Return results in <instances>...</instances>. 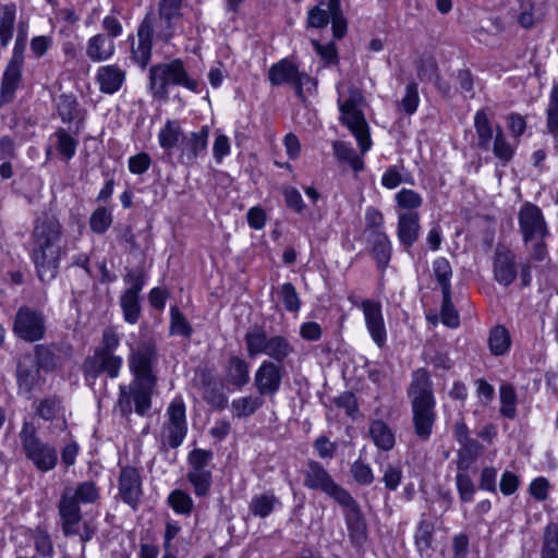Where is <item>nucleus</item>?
I'll list each match as a JSON object with an SVG mask.
<instances>
[{"mask_svg": "<svg viewBox=\"0 0 558 558\" xmlns=\"http://www.w3.org/2000/svg\"><path fill=\"white\" fill-rule=\"evenodd\" d=\"M366 329L372 340L383 348L387 341V330L383 316L381 305L379 302L364 300L361 303Z\"/></svg>", "mask_w": 558, "mask_h": 558, "instance_id": "nucleus-19", "label": "nucleus"}, {"mask_svg": "<svg viewBox=\"0 0 558 558\" xmlns=\"http://www.w3.org/2000/svg\"><path fill=\"white\" fill-rule=\"evenodd\" d=\"M168 422L165 425L162 442L178 448L186 436L185 407L181 400H174L167 410Z\"/></svg>", "mask_w": 558, "mask_h": 558, "instance_id": "nucleus-13", "label": "nucleus"}, {"mask_svg": "<svg viewBox=\"0 0 558 558\" xmlns=\"http://www.w3.org/2000/svg\"><path fill=\"white\" fill-rule=\"evenodd\" d=\"M123 360L116 354L95 351L83 364V372L86 379H96L100 374H106L110 378H117L120 374Z\"/></svg>", "mask_w": 558, "mask_h": 558, "instance_id": "nucleus-14", "label": "nucleus"}, {"mask_svg": "<svg viewBox=\"0 0 558 558\" xmlns=\"http://www.w3.org/2000/svg\"><path fill=\"white\" fill-rule=\"evenodd\" d=\"M156 381L154 380H133L126 388L120 386V397L118 400L120 410L123 414H130L134 410L137 414L144 415L151 404V393Z\"/></svg>", "mask_w": 558, "mask_h": 558, "instance_id": "nucleus-9", "label": "nucleus"}, {"mask_svg": "<svg viewBox=\"0 0 558 558\" xmlns=\"http://www.w3.org/2000/svg\"><path fill=\"white\" fill-rule=\"evenodd\" d=\"M493 270L495 280L507 287L513 282L517 277V264L514 254L505 246H497L494 259Z\"/></svg>", "mask_w": 558, "mask_h": 558, "instance_id": "nucleus-21", "label": "nucleus"}, {"mask_svg": "<svg viewBox=\"0 0 558 558\" xmlns=\"http://www.w3.org/2000/svg\"><path fill=\"white\" fill-rule=\"evenodd\" d=\"M541 558H558V526L555 523L544 530Z\"/></svg>", "mask_w": 558, "mask_h": 558, "instance_id": "nucleus-41", "label": "nucleus"}, {"mask_svg": "<svg viewBox=\"0 0 558 558\" xmlns=\"http://www.w3.org/2000/svg\"><path fill=\"white\" fill-rule=\"evenodd\" d=\"M402 480V469L397 464H389L383 475L385 487L389 490H396Z\"/></svg>", "mask_w": 558, "mask_h": 558, "instance_id": "nucleus-62", "label": "nucleus"}, {"mask_svg": "<svg viewBox=\"0 0 558 558\" xmlns=\"http://www.w3.org/2000/svg\"><path fill=\"white\" fill-rule=\"evenodd\" d=\"M492 150L496 158L504 162H508L512 159L514 148L507 141L506 135L499 124H496V134L494 142L492 141Z\"/></svg>", "mask_w": 558, "mask_h": 558, "instance_id": "nucleus-39", "label": "nucleus"}, {"mask_svg": "<svg viewBox=\"0 0 558 558\" xmlns=\"http://www.w3.org/2000/svg\"><path fill=\"white\" fill-rule=\"evenodd\" d=\"M99 499V488L94 482L85 481L75 487H65L58 506L65 535L78 534V523L82 520L80 505L94 504Z\"/></svg>", "mask_w": 558, "mask_h": 558, "instance_id": "nucleus-2", "label": "nucleus"}, {"mask_svg": "<svg viewBox=\"0 0 558 558\" xmlns=\"http://www.w3.org/2000/svg\"><path fill=\"white\" fill-rule=\"evenodd\" d=\"M153 36H154V16L148 13L141 22L136 39L131 40V59L140 66L145 68L151 57L153 50Z\"/></svg>", "mask_w": 558, "mask_h": 558, "instance_id": "nucleus-12", "label": "nucleus"}, {"mask_svg": "<svg viewBox=\"0 0 558 558\" xmlns=\"http://www.w3.org/2000/svg\"><path fill=\"white\" fill-rule=\"evenodd\" d=\"M170 316V335L189 338L192 335L193 329L177 306L171 307Z\"/></svg>", "mask_w": 558, "mask_h": 558, "instance_id": "nucleus-49", "label": "nucleus"}, {"mask_svg": "<svg viewBox=\"0 0 558 558\" xmlns=\"http://www.w3.org/2000/svg\"><path fill=\"white\" fill-rule=\"evenodd\" d=\"M120 305L123 311L125 322L136 324L141 316L140 296H132L130 293H123L120 298Z\"/></svg>", "mask_w": 558, "mask_h": 558, "instance_id": "nucleus-46", "label": "nucleus"}, {"mask_svg": "<svg viewBox=\"0 0 558 558\" xmlns=\"http://www.w3.org/2000/svg\"><path fill=\"white\" fill-rule=\"evenodd\" d=\"M327 8L331 15L332 34L336 39L344 37L348 31V21L342 12L340 0H327Z\"/></svg>", "mask_w": 558, "mask_h": 558, "instance_id": "nucleus-37", "label": "nucleus"}, {"mask_svg": "<svg viewBox=\"0 0 558 558\" xmlns=\"http://www.w3.org/2000/svg\"><path fill=\"white\" fill-rule=\"evenodd\" d=\"M481 451V445L477 440L462 444L458 450V470L466 472L471 464L476 460Z\"/></svg>", "mask_w": 558, "mask_h": 558, "instance_id": "nucleus-43", "label": "nucleus"}, {"mask_svg": "<svg viewBox=\"0 0 558 558\" xmlns=\"http://www.w3.org/2000/svg\"><path fill=\"white\" fill-rule=\"evenodd\" d=\"M101 27L106 33L105 35H107L112 40L114 38L121 36L123 33V26H122L120 20L118 19V15L114 14L113 11L111 14L106 15L104 17V20L101 22Z\"/></svg>", "mask_w": 558, "mask_h": 558, "instance_id": "nucleus-63", "label": "nucleus"}, {"mask_svg": "<svg viewBox=\"0 0 558 558\" xmlns=\"http://www.w3.org/2000/svg\"><path fill=\"white\" fill-rule=\"evenodd\" d=\"M13 331L25 341H38L45 336V318L38 311L27 306L20 307L15 315Z\"/></svg>", "mask_w": 558, "mask_h": 558, "instance_id": "nucleus-10", "label": "nucleus"}, {"mask_svg": "<svg viewBox=\"0 0 558 558\" xmlns=\"http://www.w3.org/2000/svg\"><path fill=\"white\" fill-rule=\"evenodd\" d=\"M22 451L34 468L40 472L53 470L58 463L57 449L40 439L33 423L24 422L19 433Z\"/></svg>", "mask_w": 558, "mask_h": 558, "instance_id": "nucleus-6", "label": "nucleus"}, {"mask_svg": "<svg viewBox=\"0 0 558 558\" xmlns=\"http://www.w3.org/2000/svg\"><path fill=\"white\" fill-rule=\"evenodd\" d=\"M332 147L335 155L340 161L348 162L355 171L363 169V160L356 155L355 150L351 146L343 142H335Z\"/></svg>", "mask_w": 558, "mask_h": 558, "instance_id": "nucleus-44", "label": "nucleus"}, {"mask_svg": "<svg viewBox=\"0 0 558 558\" xmlns=\"http://www.w3.org/2000/svg\"><path fill=\"white\" fill-rule=\"evenodd\" d=\"M23 56L21 52H13L2 77L0 85V99L2 102H10L22 77Z\"/></svg>", "mask_w": 558, "mask_h": 558, "instance_id": "nucleus-22", "label": "nucleus"}, {"mask_svg": "<svg viewBox=\"0 0 558 558\" xmlns=\"http://www.w3.org/2000/svg\"><path fill=\"white\" fill-rule=\"evenodd\" d=\"M114 41L105 34H96L87 40L86 56L93 62L106 61L114 54Z\"/></svg>", "mask_w": 558, "mask_h": 558, "instance_id": "nucleus-28", "label": "nucleus"}, {"mask_svg": "<svg viewBox=\"0 0 558 558\" xmlns=\"http://www.w3.org/2000/svg\"><path fill=\"white\" fill-rule=\"evenodd\" d=\"M420 215L417 211H404L398 215V239L407 247H411L418 238Z\"/></svg>", "mask_w": 558, "mask_h": 558, "instance_id": "nucleus-26", "label": "nucleus"}, {"mask_svg": "<svg viewBox=\"0 0 558 558\" xmlns=\"http://www.w3.org/2000/svg\"><path fill=\"white\" fill-rule=\"evenodd\" d=\"M303 485L313 490H319L336 502H343L350 494L338 485L328 471L317 461L310 460L306 468L302 471Z\"/></svg>", "mask_w": 558, "mask_h": 558, "instance_id": "nucleus-8", "label": "nucleus"}, {"mask_svg": "<svg viewBox=\"0 0 558 558\" xmlns=\"http://www.w3.org/2000/svg\"><path fill=\"white\" fill-rule=\"evenodd\" d=\"M244 341L250 357L265 354L270 359L269 361L277 364L284 362L294 353V347L286 337L280 335L269 337L260 326L248 329Z\"/></svg>", "mask_w": 558, "mask_h": 558, "instance_id": "nucleus-4", "label": "nucleus"}, {"mask_svg": "<svg viewBox=\"0 0 558 558\" xmlns=\"http://www.w3.org/2000/svg\"><path fill=\"white\" fill-rule=\"evenodd\" d=\"M420 102L417 85L415 83H409L405 86V94L401 100L400 106L403 111L408 114H412L415 112Z\"/></svg>", "mask_w": 558, "mask_h": 558, "instance_id": "nucleus-58", "label": "nucleus"}, {"mask_svg": "<svg viewBox=\"0 0 558 558\" xmlns=\"http://www.w3.org/2000/svg\"><path fill=\"white\" fill-rule=\"evenodd\" d=\"M60 246H33L32 258L36 267L38 278L49 282L56 278L60 267Z\"/></svg>", "mask_w": 558, "mask_h": 558, "instance_id": "nucleus-15", "label": "nucleus"}, {"mask_svg": "<svg viewBox=\"0 0 558 558\" xmlns=\"http://www.w3.org/2000/svg\"><path fill=\"white\" fill-rule=\"evenodd\" d=\"M520 231L527 248L536 260L546 256L545 239L549 232L542 210L534 204H524L518 214Z\"/></svg>", "mask_w": 558, "mask_h": 558, "instance_id": "nucleus-3", "label": "nucleus"}, {"mask_svg": "<svg viewBox=\"0 0 558 558\" xmlns=\"http://www.w3.org/2000/svg\"><path fill=\"white\" fill-rule=\"evenodd\" d=\"M187 480L194 486L197 496H206L209 493L211 486L210 471H189Z\"/></svg>", "mask_w": 558, "mask_h": 558, "instance_id": "nucleus-51", "label": "nucleus"}, {"mask_svg": "<svg viewBox=\"0 0 558 558\" xmlns=\"http://www.w3.org/2000/svg\"><path fill=\"white\" fill-rule=\"evenodd\" d=\"M395 198L398 206L407 211H416L415 209H417L423 203L422 196L410 189L400 190L396 194Z\"/></svg>", "mask_w": 558, "mask_h": 558, "instance_id": "nucleus-52", "label": "nucleus"}, {"mask_svg": "<svg viewBox=\"0 0 558 558\" xmlns=\"http://www.w3.org/2000/svg\"><path fill=\"white\" fill-rule=\"evenodd\" d=\"M156 347L151 342H142L132 348L129 356V367L134 375V380H154L153 366L156 362Z\"/></svg>", "mask_w": 558, "mask_h": 558, "instance_id": "nucleus-11", "label": "nucleus"}, {"mask_svg": "<svg viewBox=\"0 0 558 558\" xmlns=\"http://www.w3.org/2000/svg\"><path fill=\"white\" fill-rule=\"evenodd\" d=\"M369 436L374 444L381 450L389 451L395 446V435L390 427L383 421L376 420L368 428Z\"/></svg>", "mask_w": 558, "mask_h": 558, "instance_id": "nucleus-31", "label": "nucleus"}, {"mask_svg": "<svg viewBox=\"0 0 558 558\" xmlns=\"http://www.w3.org/2000/svg\"><path fill=\"white\" fill-rule=\"evenodd\" d=\"M96 81L102 93L114 94L124 83L125 72L117 64L104 65L97 70Z\"/></svg>", "mask_w": 558, "mask_h": 558, "instance_id": "nucleus-27", "label": "nucleus"}, {"mask_svg": "<svg viewBox=\"0 0 558 558\" xmlns=\"http://www.w3.org/2000/svg\"><path fill=\"white\" fill-rule=\"evenodd\" d=\"M262 405L259 397L247 396L233 400L231 409L234 417L244 418L253 415Z\"/></svg>", "mask_w": 558, "mask_h": 558, "instance_id": "nucleus-38", "label": "nucleus"}, {"mask_svg": "<svg viewBox=\"0 0 558 558\" xmlns=\"http://www.w3.org/2000/svg\"><path fill=\"white\" fill-rule=\"evenodd\" d=\"M77 101L71 96H61L58 102V113L64 123H71L76 118Z\"/></svg>", "mask_w": 558, "mask_h": 558, "instance_id": "nucleus-57", "label": "nucleus"}, {"mask_svg": "<svg viewBox=\"0 0 558 558\" xmlns=\"http://www.w3.org/2000/svg\"><path fill=\"white\" fill-rule=\"evenodd\" d=\"M383 225H384L383 214L374 207H368L365 211L366 231H369V234L376 233V232H384Z\"/></svg>", "mask_w": 558, "mask_h": 558, "instance_id": "nucleus-61", "label": "nucleus"}, {"mask_svg": "<svg viewBox=\"0 0 558 558\" xmlns=\"http://www.w3.org/2000/svg\"><path fill=\"white\" fill-rule=\"evenodd\" d=\"M284 307L289 312H298L301 306L299 294L294 286L290 282L283 283L279 289Z\"/></svg>", "mask_w": 558, "mask_h": 558, "instance_id": "nucleus-55", "label": "nucleus"}, {"mask_svg": "<svg viewBox=\"0 0 558 558\" xmlns=\"http://www.w3.org/2000/svg\"><path fill=\"white\" fill-rule=\"evenodd\" d=\"M168 505L175 513L182 515L191 514L194 507L192 497L181 489H174L169 494Z\"/></svg>", "mask_w": 558, "mask_h": 558, "instance_id": "nucleus-42", "label": "nucleus"}, {"mask_svg": "<svg viewBox=\"0 0 558 558\" xmlns=\"http://www.w3.org/2000/svg\"><path fill=\"white\" fill-rule=\"evenodd\" d=\"M363 101L362 92L357 88H351L347 99L338 98L339 119L356 138L362 154L366 153L372 146L368 124L360 108Z\"/></svg>", "mask_w": 558, "mask_h": 558, "instance_id": "nucleus-5", "label": "nucleus"}, {"mask_svg": "<svg viewBox=\"0 0 558 558\" xmlns=\"http://www.w3.org/2000/svg\"><path fill=\"white\" fill-rule=\"evenodd\" d=\"M16 19V5L13 2L5 3L0 8V43L8 46L13 36V28Z\"/></svg>", "mask_w": 558, "mask_h": 558, "instance_id": "nucleus-32", "label": "nucleus"}, {"mask_svg": "<svg viewBox=\"0 0 558 558\" xmlns=\"http://www.w3.org/2000/svg\"><path fill=\"white\" fill-rule=\"evenodd\" d=\"M351 474L354 481L361 485H369L374 480L371 466L359 460L352 464Z\"/></svg>", "mask_w": 558, "mask_h": 558, "instance_id": "nucleus-59", "label": "nucleus"}, {"mask_svg": "<svg viewBox=\"0 0 558 558\" xmlns=\"http://www.w3.org/2000/svg\"><path fill=\"white\" fill-rule=\"evenodd\" d=\"M433 541V527L427 522H421L415 532V543L420 551L430 548Z\"/></svg>", "mask_w": 558, "mask_h": 558, "instance_id": "nucleus-60", "label": "nucleus"}, {"mask_svg": "<svg viewBox=\"0 0 558 558\" xmlns=\"http://www.w3.org/2000/svg\"><path fill=\"white\" fill-rule=\"evenodd\" d=\"M433 271L437 282L441 287V292L451 291L450 278L452 269L449 262L444 257H438L433 263Z\"/></svg>", "mask_w": 558, "mask_h": 558, "instance_id": "nucleus-47", "label": "nucleus"}, {"mask_svg": "<svg viewBox=\"0 0 558 558\" xmlns=\"http://www.w3.org/2000/svg\"><path fill=\"white\" fill-rule=\"evenodd\" d=\"M39 368L32 361H23L17 365L16 377L19 389L22 392H31L39 381Z\"/></svg>", "mask_w": 558, "mask_h": 558, "instance_id": "nucleus-30", "label": "nucleus"}, {"mask_svg": "<svg viewBox=\"0 0 558 558\" xmlns=\"http://www.w3.org/2000/svg\"><path fill=\"white\" fill-rule=\"evenodd\" d=\"M440 318L441 323L450 328H457L460 324L459 314L451 302V291L442 292Z\"/></svg>", "mask_w": 558, "mask_h": 558, "instance_id": "nucleus-48", "label": "nucleus"}, {"mask_svg": "<svg viewBox=\"0 0 558 558\" xmlns=\"http://www.w3.org/2000/svg\"><path fill=\"white\" fill-rule=\"evenodd\" d=\"M338 504L345 509V524L351 542L355 546H362L367 538V527L359 504L351 494L347 496L343 502Z\"/></svg>", "mask_w": 558, "mask_h": 558, "instance_id": "nucleus-18", "label": "nucleus"}, {"mask_svg": "<svg viewBox=\"0 0 558 558\" xmlns=\"http://www.w3.org/2000/svg\"><path fill=\"white\" fill-rule=\"evenodd\" d=\"M208 135L209 128L203 126L199 131L184 136L182 141V157L186 159L189 165L194 163L198 156L206 151Z\"/></svg>", "mask_w": 558, "mask_h": 558, "instance_id": "nucleus-25", "label": "nucleus"}, {"mask_svg": "<svg viewBox=\"0 0 558 558\" xmlns=\"http://www.w3.org/2000/svg\"><path fill=\"white\" fill-rule=\"evenodd\" d=\"M488 345L492 354L499 356L506 354L511 345L510 333L506 327L498 325L490 330Z\"/></svg>", "mask_w": 558, "mask_h": 558, "instance_id": "nucleus-34", "label": "nucleus"}, {"mask_svg": "<svg viewBox=\"0 0 558 558\" xmlns=\"http://www.w3.org/2000/svg\"><path fill=\"white\" fill-rule=\"evenodd\" d=\"M408 396L411 400L414 433L420 439L427 440L436 421V401L433 383L425 368L412 373Z\"/></svg>", "mask_w": 558, "mask_h": 558, "instance_id": "nucleus-1", "label": "nucleus"}, {"mask_svg": "<svg viewBox=\"0 0 558 558\" xmlns=\"http://www.w3.org/2000/svg\"><path fill=\"white\" fill-rule=\"evenodd\" d=\"M57 138V150L65 160H70L76 151L77 141L68 132L60 129L54 133Z\"/></svg>", "mask_w": 558, "mask_h": 558, "instance_id": "nucleus-50", "label": "nucleus"}, {"mask_svg": "<svg viewBox=\"0 0 558 558\" xmlns=\"http://www.w3.org/2000/svg\"><path fill=\"white\" fill-rule=\"evenodd\" d=\"M331 20L326 0H319L318 4L307 12L306 24L311 28H325Z\"/></svg>", "mask_w": 558, "mask_h": 558, "instance_id": "nucleus-40", "label": "nucleus"}, {"mask_svg": "<svg viewBox=\"0 0 558 558\" xmlns=\"http://www.w3.org/2000/svg\"><path fill=\"white\" fill-rule=\"evenodd\" d=\"M228 372L231 383L235 386H244L250 380L248 365L239 356L230 359Z\"/></svg>", "mask_w": 558, "mask_h": 558, "instance_id": "nucleus-45", "label": "nucleus"}, {"mask_svg": "<svg viewBox=\"0 0 558 558\" xmlns=\"http://www.w3.org/2000/svg\"><path fill=\"white\" fill-rule=\"evenodd\" d=\"M547 129L551 134H558V85L550 92L549 104L546 110Z\"/></svg>", "mask_w": 558, "mask_h": 558, "instance_id": "nucleus-54", "label": "nucleus"}, {"mask_svg": "<svg viewBox=\"0 0 558 558\" xmlns=\"http://www.w3.org/2000/svg\"><path fill=\"white\" fill-rule=\"evenodd\" d=\"M456 483L461 500L463 502L472 501L475 493V486L470 476L465 472L459 471L456 476Z\"/></svg>", "mask_w": 558, "mask_h": 558, "instance_id": "nucleus-56", "label": "nucleus"}, {"mask_svg": "<svg viewBox=\"0 0 558 558\" xmlns=\"http://www.w3.org/2000/svg\"><path fill=\"white\" fill-rule=\"evenodd\" d=\"M119 492L122 500L136 508L142 496L141 476L136 469L124 468L119 478Z\"/></svg>", "mask_w": 558, "mask_h": 558, "instance_id": "nucleus-23", "label": "nucleus"}, {"mask_svg": "<svg viewBox=\"0 0 558 558\" xmlns=\"http://www.w3.org/2000/svg\"><path fill=\"white\" fill-rule=\"evenodd\" d=\"M112 223V215L106 207H98L90 216L89 227L99 234L105 233Z\"/></svg>", "mask_w": 558, "mask_h": 558, "instance_id": "nucleus-53", "label": "nucleus"}, {"mask_svg": "<svg viewBox=\"0 0 558 558\" xmlns=\"http://www.w3.org/2000/svg\"><path fill=\"white\" fill-rule=\"evenodd\" d=\"M34 544L38 554L49 557L53 553L52 542L47 532L37 529L34 533Z\"/></svg>", "mask_w": 558, "mask_h": 558, "instance_id": "nucleus-64", "label": "nucleus"}, {"mask_svg": "<svg viewBox=\"0 0 558 558\" xmlns=\"http://www.w3.org/2000/svg\"><path fill=\"white\" fill-rule=\"evenodd\" d=\"M283 374V366L268 360L262 362L255 373L256 389L260 395H275L280 388Z\"/></svg>", "mask_w": 558, "mask_h": 558, "instance_id": "nucleus-20", "label": "nucleus"}, {"mask_svg": "<svg viewBox=\"0 0 558 558\" xmlns=\"http://www.w3.org/2000/svg\"><path fill=\"white\" fill-rule=\"evenodd\" d=\"M371 252L377 266L385 269L391 257V242L385 232L371 233L368 235Z\"/></svg>", "mask_w": 558, "mask_h": 558, "instance_id": "nucleus-29", "label": "nucleus"}, {"mask_svg": "<svg viewBox=\"0 0 558 558\" xmlns=\"http://www.w3.org/2000/svg\"><path fill=\"white\" fill-rule=\"evenodd\" d=\"M500 414L509 420L517 416V392L512 385L502 384L499 387Z\"/></svg>", "mask_w": 558, "mask_h": 558, "instance_id": "nucleus-36", "label": "nucleus"}, {"mask_svg": "<svg viewBox=\"0 0 558 558\" xmlns=\"http://www.w3.org/2000/svg\"><path fill=\"white\" fill-rule=\"evenodd\" d=\"M183 138L181 125L177 120H168L158 133L159 145L169 151L177 147Z\"/></svg>", "mask_w": 558, "mask_h": 558, "instance_id": "nucleus-33", "label": "nucleus"}, {"mask_svg": "<svg viewBox=\"0 0 558 558\" xmlns=\"http://www.w3.org/2000/svg\"><path fill=\"white\" fill-rule=\"evenodd\" d=\"M474 129L476 133L475 146L481 150L488 151L496 134V125L493 124L487 109H481L475 112Z\"/></svg>", "mask_w": 558, "mask_h": 558, "instance_id": "nucleus-24", "label": "nucleus"}, {"mask_svg": "<svg viewBox=\"0 0 558 558\" xmlns=\"http://www.w3.org/2000/svg\"><path fill=\"white\" fill-rule=\"evenodd\" d=\"M62 232L59 219L52 214L44 213L35 220L33 246H60Z\"/></svg>", "mask_w": 558, "mask_h": 558, "instance_id": "nucleus-16", "label": "nucleus"}, {"mask_svg": "<svg viewBox=\"0 0 558 558\" xmlns=\"http://www.w3.org/2000/svg\"><path fill=\"white\" fill-rule=\"evenodd\" d=\"M268 78L270 84L275 86L286 83L292 84L299 96H302L303 85L311 81L310 75L300 72L296 65L288 59H282L272 64L269 69Z\"/></svg>", "mask_w": 558, "mask_h": 558, "instance_id": "nucleus-17", "label": "nucleus"}, {"mask_svg": "<svg viewBox=\"0 0 558 558\" xmlns=\"http://www.w3.org/2000/svg\"><path fill=\"white\" fill-rule=\"evenodd\" d=\"M149 82L150 89L157 97H165L169 85H182L192 92H198V82L189 77L183 62L179 59L151 66Z\"/></svg>", "mask_w": 558, "mask_h": 558, "instance_id": "nucleus-7", "label": "nucleus"}, {"mask_svg": "<svg viewBox=\"0 0 558 558\" xmlns=\"http://www.w3.org/2000/svg\"><path fill=\"white\" fill-rule=\"evenodd\" d=\"M279 505V499L274 494H260L252 498L248 510L257 518L268 517L276 506Z\"/></svg>", "mask_w": 558, "mask_h": 558, "instance_id": "nucleus-35", "label": "nucleus"}]
</instances>
